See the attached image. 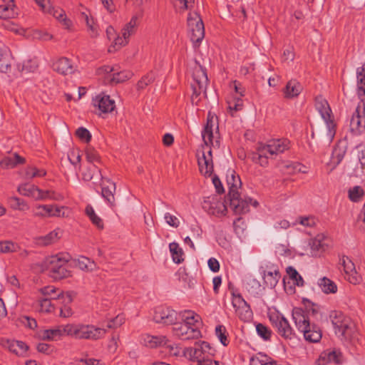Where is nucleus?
<instances>
[{"label": "nucleus", "instance_id": "nucleus-1", "mask_svg": "<svg viewBox=\"0 0 365 365\" xmlns=\"http://www.w3.org/2000/svg\"><path fill=\"white\" fill-rule=\"evenodd\" d=\"M329 318L334 329L335 334L341 341L356 346L360 344V334L354 322L342 312L331 311Z\"/></svg>", "mask_w": 365, "mask_h": 365}, {"label": "nucleus", "instance_id": "nucleus-31", "mask_svg": "<svg viewBox=\"0 0 365 365\" xmlns=\"http://www.w3.org/2000/svg\"><path fill=\"white\" fill-rule=\"evenodd\" d=\"M170 252L171 253L173 261L175 264H180L184 261V252L181 247H180L178 243L171 242L169 245Z\"/></svg>", "mask_w": 365, "mask_h": 365}, {"label": "nucleus", "instance_id": "nucleus-52", "mask_svg": "<svg viewBox=\"0 0 365 365\" xmlns=\"http://www.w3.org/2000/svg\"><path fill=\"white\" fill-rule=\"evenodd\" d=\"M46 172L43 169H38L35 167H29L26 170V176L27 178H34L36 177H43Z\"/></svg>", "mask_w": 365, "mask_h": 365}, {"label": "nucleus", "instance_id": "nucleus-22", "mask_svg": "<svg viewBox=\"0 0 365 365\" xmlns=\"http://www.w3.org/2000/svg\"><path fill=\"white\" fill-rule=\"evenodd\" d=\"M53 68L55 71L62 75H68L74 72V68L71 61L66 57L58 59L53 63Z\"/></svg>", "mask_w": 365, "mask_h": 365}, {"label": "nucleus", "instance_id": "nucleus-48", "mask_svg": "<svg viewBox=\"0 0 365 365\" xmlns=\"http://www.w3.org/2000/svg\"><path fill=\"white\" fill-rule=\"evenodd\" d=\"M0 345L16 355H19V351L17 349V341L1 339L0 340Z\"/></svg>", "mask_w": 365, "mask_h": 365}, {"label": "nucleus", "instance_id": "nucleus-23", "mask_svg": "<svg viewBox=\"0 0 365 365\" xmlns=\"http://www.w3.org/2000/svg\"><path fill=\"white\" fill-rule=\"evenodd\" d=\"M67 325L58 327L56 329H45L43 331L41 339L46 341H56L63 335H67Z\"/></svg>", "mask_w": 365, "mask_h": 365}, {"label": "nucleus", "instance_id": "nucleus-34", "mask_svg": "<svg viewBox=\"0 0 365 365\" xmlns=\"http://www.w3.org/2000/svg\"><path fill=\"white\" fill-rule=\"evenodd\" d=\"M133 76V73L130 71H122L119 72L114 73L113 74L112 78L109 79L110 84H118L123 83Z\"/></svg>", "mask_w": 365, "mask_h": 365}, {"label": "nucleus", "instance_id": "nucleus-55", "mask_svg": "<svg viewBox=\"0 0 365 365\" xmlns=\"http://www.w3.org/2000/svg\"><path fill=\"white\" fill-rule=\"evenodd\" d=\"M129 37H124L123 36L122 37L118 36L115 38L114 40V44L110 46L108 51L112 52L113 51H117L119 48H120L122 46H125L128 43V38Z\"/></svg>", "mask_w": 365, "mask_h": 365}, {"label": "nucleus", "instance_id": "nucleus-24", "mask_svg": "<svg viewBox=\"0 0 365 365\" xmlns=\"http://www.w3.org/2000/svg\"><path fill=\"white\" fill-rule=\"evenodd\" d=\"M10 68L9 49L4 43L0 42V72L6 73Z\"/></svg>", "mask_w": 365, "mask_h": 365}, {"label": "nucleus", "instance_id": "nucleus-9", "mask_svg": "<svg viewBox=\"0 0 365 365\" xmlns=\"http://www.w3.org/2000/svg\"><path fill=\"white\" fill-rule=\"evenodd\" d=\"M187 22L190 32V40L198 46L205 36V26L202 19L197 12L189 13Z\"/></svg>", "mask_w": 365, "mask_h": 365}, {"label": "nucleus", "instance_id": "nucleus-27", "mask_svg": "<svg viewBox=\"0 0 365 365\" xmlns=\"http://www.w3.org/2000/svg\"><path fill=\"white\" fill-rule=\"evenodd\" d=\"M197 157L200 172L205 177H210L213 172V162L206 158L205 151H202V157L199 156V153Z\"/></svg>", "mask_w": 365, "mask_h": 365}, {"label": "nucleus", "instance_id": "nucleus-15", "mask_svg": "<svg viewBox=\"0 0 365 365\" xmlns=\"http://www.w3.org/2000/svg\"><path fill=\"white\" fill-rule=\"evenodd\" d=\"M58 289L53 286H46L40 289V292L45 296V297L51 298L53 300H61L64 299L66 303H71L73 302V292H67L66 294L63 292H60L56 294Z\"/></svg>", "mask_w": 365, "mask_h": 365}, {"label": "nucleus", "instance_id": "nucleus-29", "mask_svg": "<svg viewBox=\"0 0 365 365\" xmlns=\"http://www.w3.org/2000/svg\"><path fill=\"white\" fill-rule=\"evenodd\" d=\"M280 277H281V274L278 269H275L274 272H267L264 271V274H263L264 284L267 287L273 289L277 284Z\"/></svg>", "mask_w": 365, "mask_h": 365}, {"label": "nucleus", "instance_id": "nucleus-10", "mask_svg": "<svg viewBox=\"0 0 365 365\" xmlns=\"http://www.w3.org/2000/svg\"><path fill=\"white\" fill-rule=\"evenodd\" d=\"M173 334L182 340H190L193 339H198L201 336L200 330L196 329H191L186 323L181 322H175L173 324Z\"/></svg>", "mask_w": 365, "mask_h": 365}, {"label": "nucleus", "instance_id": "nucleus-5", "mask_svg": "<svg viewBox=\"0 0 365 365\" xmlns=\"http://www.w3.org/2000/svg\"><path fill=\"white\" fill-rule=\"evenodd\" d=\"M67 335L79 339L98 340L106 334V329L93 325L67 324Z\"/></svg>", "mask_w": 365, "mask_h": 365}, {"label": "nucleus", "instance_id": "nucleus-45", "mask_svg": "<svg viewBox=\"0 0 365 365\" xmlns=\"http://www.w3.org/2000/svg\"><path fill=\"white\" fill-rule=\"evenodd\" d=\"M138 17L133 16L130 21L125 24V27L122 30V35L125 37H130L131 34L135 32V28L137 25Z\"/></svg>", "mask_w": 365, "mask_h": 365}, {"label": "nucleus", "instance_id": "nucleus-13", "mask_svg": "<svg viewBox=\"0 0 365 365\" xmlns=\"http://www.w3.org/2000/svg\"><path fill=\"white\" fill-rule=\"evenodd\" d=\"M177 316L178 313L175 310L169 307L160 306L155 308L153 319L156 323L171 325L177 321Z\"/></svg>", "mask_w": 365, "mask_h": 365}, {"label": "nucleus", "instance_id": "nucleus-40", "mask_svg": "<svg viewBox=\"0 0 365 365\" xmlns=\"http://www.w3.org/2000/svg\"><path fill=\"white\" fill-rule=\"evenodd\" d=\"M52 205H39L35 208L34 215L41 217H51Z\"/></svg>", "mask_w": 365, "mask_h": 365}, {"label": "nucleus", "instance_id": "nucleus-56", "mask_svg": "<svg viewBox=\"0 0 365 365\" xmlns=\"http://www.w3.org/2000/svg\"><path fill=\"white\" fill-rule=\"evenodd\" d=\"M51 298L44 297L39 300V305L41 312H51L54 310V306L51 304Z\"/></svg>", "mask_w": 365, "mask_h": 365}, {"label": "nucleus", "instance_id": "nucleus-49", "mask_svg": "<svg viewBox=\"0 0 365 365\" xmlns=\"http://www.w3.org/2000/svg\"><path fill=\"white\" fill-rule=\"evenodd\" d=\"M155 80V75L153 72H150L149 73L146 74L143 77L141 78V79L137 83V89L138 90H143L146 86L152 83Z\"/></svg>", "mask_w": 365, "mask_h": 365}, {"label": "nucleus", "instance_id": "nucleus-44", "mask_svg": "<svg viewBox=\"0 0 365 365\" xmlns=\"http://www.w3.org/2000/svg\"><path fill=\"white\" fill-rule=\"evenodd\" d=\"M215 334L223 346H227L229 344L230 341L227 339L228 334L226 328L223 325H217L216 327Z\"/></svg>", "mask_w": 365, "mask_h": 365}, {"label": "nucleus", "instance_id": "nucleus-4", "mask_svg": "<svg viewBox=\"0 0 365 365\" xmlns=\"http://www.w3.org/2000/svg\"><path fill=\"white\" fill-rule=\"evenodd\" d=\"M292 317L299 331L303 333L304 338L310 343L319 342L322 337V331L316 324L310 322L309 317L301 307L292 309Z\"/></svg>", "mask_w": 365, "mask_h": 365}, {"label": "nucleus", "instance_id": "nucleus-3", "mask_svg": "<svg viewBox=\"0 0 365 365\" xmlns=\"http://www.w3.org/2000/svg\"><path fill=\"white\" fill-rule=\"evenodd\" d=\"M227 183L229 192L225 198L229 201L230 206L236 215H242L249 212V203L247 200L240 197L238 188L241 187L242 182L240 176L234 170L229 169L227 173Z\"/></svg>", "mask_w": 365, "mask_h": 365}, {"label": "nucleus", "instance_id": "nucleus-2", "mask_svg": "<svg viewBox=\"0 0 365 365\" xmlns=\"http://www.w3.org/2000/svg\"><path fill=\"white\" fill-rule=\"evenodd\" d=\"M357 95L361 99L350 120V130L354 135L365 131V68H356Z\"/></svg>", "mask_w": 365, "mask_h": 365}, {"label": "nucleus", "instance_id": "nucleus-50", "mask_svg": "<svg viewBox=\"0 0 365 365\" xmlns=\"http://www.w3.org/2000/svg\"><path fill=\"white\" fill-rule=\"evenodd\" d=\"M15 5H0V19H9L14 16V8Z\"/></svg>", "mask_w": 365, "mask_h": 365}, {"label": "nucleus", "instance_id": "nucleus-8", "mask_svg": "<svg viewBox=\"0 0 365 365\" xmlns=\"http://www.w3.org/2000/svg\"><path fill=\"white\" fill-rule=\"evenodd\" d=\"M316 109L320 113L327 127V136L332 140L336 134V125L331 115V110L327 100L318 96L315 98Z\"/></svg>", "mask_w": 365, "mask_h": 365}, {"label": "nucleus", "instance_id": "nucleus-64", "mask_svg": "<svg viewBox=\"0 0 365 365\" xmlns=\"http://www.w3.org/2000/svg\"><path fill=\"white\" fill-rule=\"evenodd\" d=\"M272 149V147L270 146L269 144L260 145L257 148L258 153L256 155L257 156H267V154L274 155V153L271 152Z\"/></svg>", "mask_w": 365, "mask_h": 365}, {"label": "nucleus", "instance_id": "nucleus-25", "mask_svg": "<svg viewBox=\"0 0 365 365\" xmlns=\"http://www.w3.org/2000/svg\"><path fill=\"white\" fill-rule=\"evenodd\" d=\"M302 91V86L301 83L295 79L289 81L283 89L284 97L287 98H293L298 96Z\"/></svg>", "mask_w": 365, "mask_h": 365}, {"label": "nucleus", "instance_id": "nucleus-47", "mask_svg": "<svg viewBox=\"0 0 365 365\" xmlns=\"http://www.w3.org/2000/svg\"><path fill=\"white\" fill-rule=\"evenodd\" d=\"M58 233L56 231H51L46 235L41 237L39 238V243L44 246H47L51 245L58 240L59 237L58 236Z\"/></svg>", "mask_w": 365, "mask_h": 365}, {"label": "nucleus", "instance_id": "nucleus-58", "mask_svg": "<svg viewBox=\"0 0 365 365\" xmlns=\"http://www.w3.org/2000/svg\"><path fill=\"white\" fill-rule=\"evenodd\" d=\"M125 322V317L123 315L118 314L115 318L110 319L108 324L107 327L108 329H115L118 327H120Z\"/></svg>", "mask_w": 365, "mask_h": 365}, {"label": "nucleus", "instance_id": "nucleus-12", "mask_svg": "<svg viewBox=\"0 0 365 365\" xmlns=\"http://www.w3.org/2000/svg\"><path fill=\"white\" fill-rule=\"evenodd\" d=\"M232 304L235 308V311L239 315L240 319L243 321L248 320L252 317V310L250 304L244 299L240 294L232 292Z\"/></svg>", "mask_w": 365, "mask_h": 365}, {"label": "nucleus", "instance_id": "nucleus-30", "mask_svg": "<svg viewBox=\"0 0 365 365\" xmlns=\"http://www.w3.org/2000/svg\"><path fill=\"white\" fill-rule=\"evenodd\" d=\"M286 272L289 275V278L293 281L294 286H304V279L294 267L289 266L288 267H287ZM289 289L291 291V293L295 292L294 287H290Z\"/></svg>", "mask_w": 365, "mask_h": 365}, {"label": "nucleus", "instance_id": "nucleus-62", "mask_svg": "<svg viewBox=\"0 0 365 365\" xmlns=\"http://www.w3.org/2000/svg\"><path fill=\"white\" fill-rule=\"evenodd\" d=\"M228 108L230 110V111H239L241 110L243 108V103L242 100L240 98H237L234 100L233 103L228 102Z\"/></svg>", "mask_w": 365, "mask_h": 365}, {"label": "nucleus", "instance_id": "nucleus-26", "mask_svg": "<svg viewBox=\"0 0 365 365\" xmlns=\"http://www.w3.org/2000/svg\"><path fill=\"white\" fill-rule=\"evenodd\" d=\"M277 326V333L285 339H295L296 334L286 318H281V322Z\"/></svg>", "mask_w": 365, "mask_h": 365}, {"label": "nucleus", "instance_id": "nucleus-35", "mask_svg": "<svg viewBox=\"0 0 365 365\" xmlns=\"http://www.w3.org/2000/svg\"><path fill=\"white\" fill-rule=\"evenodd\" d=\"M38 187L30 183H24L18 187V191L20 194L25 196H31L36 199Z\"/></svg>", "mask_w": 365, "mask_h": 365}, {"label": "nucleus", "instance_id": "nucleus-60", "mask_svg": "<svg viewBox=\"0 0 365 365\" xmlns=\"http://www.w3.org/2000/svg\"><path fill=\"white\" fill-rule=\"evenodd\" d=\"M269 145L272 147L271 152L274 154L283 153L287 149L286 145L282 143L280 140L273 141Z\"/></svg>", "mask_w": 365, "mask_h": 365}, {"label": "nucleus", "instance_id": "nucleus-28", "mask_svg": "<svg viewBox=\"0 0 365 365\" xmlns=\"http://www.w3.org/2000/svg\"><path fill=\"white\" fill-rule=\"evenodd\" d=\"M145 344L150 348H156L161 346H167L170 348V350L173 349V347L170 345H168V339L165 336H151L148 335L144 339Z\"/></svg>", "mask_w": 365, "mask_h": 365}, {"label": "nucleus", "instance_id": "nucleus-57", "mask_svg": "<svg viewBox=\"0 0 365 365\" xmlns=\"http://www.w3.org/2000/svg\"><path fill=\"white\" fill-rule=\"evenodd\" d=\"M302 303L305 307V309H303V310L305 312L307 316L310 312L312 315H316L318 313V310L315 308L316 304L311 302L309 299L303 298Z\"/></svg>", "mask_w": 365, "mask_h": 365}, {"label": "nucleus", "instance_id": "nucleus-20", "mask_svg": "<svg viewBox=\"0 0 365 365\" xmlns=\"http://www.w3.org/2000/svg\"><path fill=\"white\" fill-rule=\"evenodd\" d=\"M182 321L186 323L191 329L200 330L202 326V319L200 315L191 310H185L180 312Z\"/></svg>", "mask_w": 365, "mask_h": 365}, {"label": "nucleus", "instance_id": "nucleus-32", "mask_svg": "<svg viewBox=\"0 0 365 365\" xmlns=\"http://www.w3.org/2000/svg\"><path fill=\"white\" fill-rule=\"evenodd\" d=\"M63 198V195L59 192L49 190H43L40 188L38 189V194L36 195V200L51 199L56 201H61Z\"/></svg>", "mask_w": 365, "mask_h": 365}, {"label": "nucleus", "instance_id": "nucleus-51", "mask_svg": "<svg viewBox=\"0 0 365 365\" xmlns=\"http://www.w3.org/2000/svg\"><path fill=\"white\" fill-rule=\"evenodd\" d=\"M364 195V190L360 186H355L349 190V197L352 202H358Z\"/></svg>", "mask_w": 365, "mask_h": 365}, {"label": "nucleus", "instance_id": "nucleus-42", "mask_svg": "<svg viewBox=\"0 0 365 365\" xmlns=\"http://www.w3.org/2000/svg\"><path fill=\"white\" fill-rule=\"evenodd\" d=\"M81 15L84 19L86 25L88 28V31L90 32V36L92 38H96L98 36V26L95 24L93 18L89 19L88 15L85 12H82Z\"/></svg>", "mask_w": 365, "mask_h": 365}, {"label": "nucleus", "instance_id": "nucleus-11", "mask_svg": "<svg viewBox=\"0 0 365 365\" xmlns=\"http://www.w3.org/2000/svg\"><path fill=\"white\" fill-rule=\"evenodd\" d=\"M343 362V354L339 349H327L323 351L315 361L316 365H327L334 363L340 365Z\"/></svg>", "mask_w": 365, "mask_h": 365}, {"label": "nucleus", "instance_id": "nucleus-6", "mask_svg": "<svg viewBox=\"0 0 365 365\" xmlns=\"http://www.w3.org/2000/svg\"><path fill=\"white\" fill-rule=\"evenodd\" d=\"M196 66L193 68L192 78L194 83L191 84L192 94L191 96L192 103L197 105L200 99L199 96L203 93L204 98H207L206 87L208 83L207 71L205 68L195 61Z\"/></svg>", "mask_w": 365, "mask_h": 365}, {"label": "nucleus", "instance_id": "nucleus-37", "mask_svg": "<svg viewBox=\"0 0 365 365\" xmlns=\"http://www.w3.org/2000/svg\"><path fill=\"white\" fill-rule=\"evenodd\" d=\"M26 163V159L21 156H20L18 153H15L14 158L7 157L4 158L1 164L7 168L11 167L14 168L17 165L24 164Z\"/></svg>", "mask_w": 365, "mask_h": 365}, {"label": "nucleus", "instance_id": "nucleus-41", "mask_svg": "<svg viewBox=\"0 0 365 365\" xmlns=\"http://www.w3.org/2000/svg\"><path fill=\"white\" fill-rule=\"evenodd\" d=\"M271 361H274L269 356L259 353L257 356L250 358V365H270Z\"/></svg>", "mask_w": 365, "mask_h": 365}, {"label": "nucleus", "instance_id": "nucleus-18", "mask_svg": "<svg viewBox=\"0 0 365 365\" xmlns=\"http://www.w3.org/2000/svg\"><path fill=\"white\" fill-rule=\"evenodd\" d=\"M341 264L344 267V272L348 275V280L350 283L356 284L361 281V277L357 274L354 263L346 256H343Z\"/></svg>", "mask_w": 365, "mask_h": 365}, {"label": "nucleus", "instance_id": "nucleus-33", "mask_svg": "<svg viewBox=\"0 0 365 365\" xmlns=\"http://www.w3.org/2000/svg\"><path fill=\"white\" fill-rule=\"evenodd\" d=\"M318 284L321 287L322 291L325 294H334L337 292L336 284L326 277L321 278L319 280Z\"/></svg>", "mask_w": 365, "mask_h": 365}, {"label": "nucleus", "instance_id": "nucleus-16", "mask_svg": "<svg viewBox=\"0 0 365 365\" xmlns=\"http://www.w3.org/2000/svg\"><path fill=\"white\" fill-rule=\"evenodd\" d=\"M101 184V195L108 202L110 207L115 205V200L114 193L115 192V183L110 179L104 178V180Z\"/></svg>", "mask_w": 365, "mask_h": 365}, {"label": "nucleus", "instance_id": "nucleus-17", "mask_svg": "<svg viewBox=\"0 0 365 365\" xmlns=\"http://www.w3.org/2000/svg\"><path fill=\"white\" fill-rule=\"evenodd\" d=\"M93 105L98 106V109L103 113L112 112L115 107V101L110 98V96L103 93L96 96L93 99Z\"/></svg>", "mask_w": 365, "mask_h": 365}, {"label": "nucleus", "instance_id": "nucleus-54", "mask_svg": "<svg viewBox=\"0 0 365 365\" xmlns=\"http://www.w3.org/2000/svg\"><path fill=\"white\" fill-rule=\"evenodd\" d=\"M17 247V245L11 241L0 242V251L2 253L16 252Z\"/></svg>", "mask_w": 365, "mask_h": 365}, {"label": "nucleus", "instance_id": "nucleus-39", "mask_svg": "<svg viewBox=\"0 0 365 365\" xmlns=\"http://www.w3.org/2000/svg\"><path fill=\"white\" fill-rule=\"evenodd\" d=\"M97 173V177H99L100 179L103 181L104 177L101 173V169L98 168L97 165H93V168H88L87 171L83 173V179L86 181H90L93 179L95 180H97V178H95V172Z\"/></svg>", "mask_w": 365, "mask_h": 365}, {"label": "nucleus", "instance_id": "nucleus-21", "mask_svg": "<svg viewBox=\"0 0 365 365\" xmlns=\"http://www.w3.org/2000/svg\"><path fill=\"white\" fill-rule=\"evenodd\" d=\"M200 347V343L195 342L194 346L185 348L183 350L184 356L190 361H197V363L199 361L205 359L206 356Z\"/></svg>", "mask_w": 365, "mask_h": 365}, {"label": "nucleus", "instance_id": "nucleus-7", "mask_svg": "<svg viewBox=\"0 0 365 365\" xmlns=\"http://www.w3.org/2000/svg\"><path fill=\"white\" fill-rule=\"evenodd\" d=\"M68 259L58 255L51 256L46 259L44 264L51 278L61 280L71 276V272L68 269Z\"/></svg>", "mask_w": 365, "mask_h": 365}, {"label": "nucleus", "instance_id": "nucleus-53", "mask_svg": "<svg viewBox=\"0 0 365 365\" xmlns=\"http://www.w3.org/2000/svg\"><path fill=\"white\" fill-rule=\"evenodd\" d=\"M76 135L86 143H89L92 138L89 130L83 127H80L76 130Z\"/></svg>", "mask_w": 365, "mask_h": 365}, {"label": "nucleus", "instance_id": "nucleus-59", "mask_svg": "<svg viewBox=\"0 0 365 365\" xmlns=\"http://www.w3.org/2000/svg\"><path fill=\"white\" fill-rule=\"evenodd\" d=\"M200 349H202V351L204 352L206 358H210V356H214L216 352V350L210 346V344L205 341H200Z\"/></svg>", "mask_w": 365, "mask_h": 365}, {"label": "nucleus", "instance_id": "nucleus-46", "mask_svg": "<svg viewBox=\"0 0 365 365\" xmlns=\"http://www.w3.org/2000/svg\"><path fill=\"white\" fill-rule=\"evenodd\" d=\"M256 331L257 334L265 341L270 340L272 336V331L265 325L258 323L256 325Z\"/></svg>", "mask_w": 365, "mask_h": 365}, {"label": "nucleus", "instance_id": "nucleus-36", "mask_svg": "<svg viewBox=\"0 0 365 365\" xmlns=\"http://www.w3.org/2000/svg\"><path fill=\"white\" fill-rule=\"evenodd\" d=\"M86 214L89 217L92 223L96 225L98 229H103V222L95 212L91 205H88L85 210Z\"/></svg>", "mask_w": 365, "mask_h": 365}, {"label": "nucleus", "instance_id": "nucleus-43", "mask_svg": "<svg viewBox=\"0 0 365 365\" xmlns=\"http://www.w3.org/2000/svg\"><path fill=\"white\" fill-rule=\"evenodd\" d=\"M85 152H86V160L89 163H96L98 164L101 163V157H100L99 154L93 147L88 146L86 148Z\"/></svg>", "mask_w": 365, "mask_h": 365}, {"label": "nucleus", "instance_id": "nucleus-19", "mask_svg": "<svg viewBox=\"0 0 365 365\" xmlns=\"http://www.w3.org/2000/svg\"><path fill=\"white\" fill-rule=\"evenodd\" d=\"M348 148L346 138L340 140L334 146L332 152V160L334 166L331 168L332 170L337 165H339L343 160Z\"/></svg>", "mask_w": 365, "mask_h": 365}, {"label": "nucleus", "instance_id": "nucleus-14", "mask_svg": "<svg viewBox=\"0 0 365 365\" xmlns=\"http://www.w3.org/2000/svg\"><path fill=\"white\" fill-rule=\"evenodd\" d=\"M228 201L226 198L222 201L217 197H213L212 200H205L204 207L208 209V212L211 215L219 216L225 215L227 212V205L225 202Z\"/></svg>", "mask_w": 365, "mask_h": 365}, {"label": "nucleus", "instance_id": "nucleus-38", "mask_svg": "<svg viewBox=\"0 0 365 365\" xmlns=\"http://www.w3.org/2000/svg\"><path fill=\"white\" fill-rule=\"evenodd\" d=\"M8 202L10 207L14 210H19L21 211H26L29 210V205L22 199L17 197H11L8 199Z\"/></svg>", "mask_w": 365, "mask_h": 365}, {"label": "nucleus", "instance_id": "nucleus-63", "mask_svg": "<svg viewBox=\"0 0 365 365\" xmlns=\"http://www.w3.org/2000/svg\"><path fill=\"white\" fill-rule=\"evenodd\" d=\"M281 318H285L284 315L278 312L269 314V319L272 326H277L281 322Z\"/></svg>", "mask_w": 365, "mask_h": 365}, {"label": "nucleus", "instance_id": "nucleus-61", "mask_svg": "<svg viewBox=\"0 0 365 365\" xmlns=\"http://www.w3.org/2000/svg\"><path fill=\"white\" fill-rule=\"evenodd\" d=\"M202 136L206 147L214 146L213 131L202 132Z\"/></svg>", "mask_w": 365, "mask_h": 365}]
</instances>
